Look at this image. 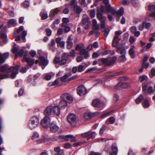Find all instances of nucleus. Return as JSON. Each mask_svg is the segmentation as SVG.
Returning a JSON list of instances; mask_svg holds the SVG:
<instances>
[{"instance_id": "obj_1", "label": "nucleus", "mask_w": 155, "mask_h": 155, "mask_svg": "<svg viewBox=\"0 0 155 155\" xmlns=\"http://www.w3.org/2000/svg\"><path fill=\"white\" fill-rule=\"evenodd\" d=\"M104 4L105 5L106 9L107 12L111 13L112 15H115L117 17H120L124 13V8L121 7L117 11L112 7L109 4V0H103Z\"/></svg>"}, {"instance_id": "obj_2", "label": "nucleus", "mask_w": 155, "mask_h": 155, "mask_svg": "<svg viewBox=\"0 0 155 155\" xmlns=\"http://www.w3.org/2000/svg\"><path fill=\"white\" fill-rule=\"evenodd\" d=\"M39 123L38 118L36 116H33L29 121L28 126L30 129L32 130L37 127L39 125Z\"/></svg>"}, {"instance_id": "obj_3", "label": "nucleus", "mask_w": 155, "mask_h": 155, "mask_svg": "<svg viewBox=\"0 0 155 155\" xmlns=\"http://www.w3.org/2000/svg\"><path fill=\"white\" fill-rule=\"evenodd\" d=\"M75 49L76 50L80 51V54L83 55L84 58L86 59L89 57V53L85 49L83 44L77 45Z\"/></svg>"}, {"instance_id": "obj_4", "label": "nucleus", "mask_w": 155, "mask_h": 155, "mask_svg": "<svg viewBox=\"0 0 155 155\" xmlns=\"http://www.w3.org/2000/svg\"><path fill=\"white\" fill-rule=\"evenodd\" d=\"M61 101L59 104V107L61 109L65 108L67 106V101L68 100V94L65 93L61 96Z\"/></svg>"}, {"instance_id": "obj_5", "label": "nucleus", "mask_w": 155, "mask_h": 155, "mask_svg": "<svg viewBox=\"0 0 155 155\" xmlns=\"http://www.w3.org/2000/svg\"><path fill=\"white\" fill-rule=\"evenodd\" d=\"M50 121V118L49 117H45L41 120L40 124L43 127L48 128Z\"/></svg>"}, {"instance_id": "obj_6", "label": "nucleus", "mask_w": 155, "mask_h": 155, "mask_svg": "<svg viewBox=\"0 0 155 155\" xmlns=\"http://www.w3.org/2000/svg\"><path fill=\"white\" fill-rule=\"evenodd\" d=\"M96 133L95 132L89 131L82 134V136L83 137H87L88 139L90 138L94 139L95 137Z\"/></svg>"}, {"instance_id": "obj_7", "label": "nucleus", "mask_w": 155, "mask_h": 155, "mask_svg": "<svg viewBox=\"0 0 155 155\" xmlns=\"http://www.w3.org/2000/svg\"><path fill=\"white\" fill-rule=\"evenodd\" d=\"M87 90L84 85L79 86L77 89L78 94L80 96L84 94L86 92Z\"/></svg>"}, {"instance_id": "obj_8", "label": "nucleus", "mask_w": 155, "mask_h": 155, "mask_svg": "<svg viewBox=\"0 0 155 155\" xmlns=\"http://www.w3.org/2000/svg\"><path fill=\"white\" fill-rule=\"evenodd\" d=\"M50 127L51 131L54 133H56L59 130V127L57 126L55 121H53L51 123Z\"/></svg>"}, {"instance_id": "obj_9", "label": "nucleus", "mask_w": 155, "mask_h": 155, "mask_svg": "<svg viewBox=\"0 0 155 155\" xmlns=\"http://www.w3.org/2000/svg\"><path fill=\"white\" fill-rule=\"evenodd\" d=\"M62 23L61 26L64 28V31L68 32V18H63L62 19Z\"/></svg>"}, {"instance_id": "obj_10", "label": "nucleus", "mask_w": 155, "mask_h": 155, "mask_svg": "<svg viewBox=\"0 0 155 155\" xmlns=\"http://www.w3.org/2000/svg\"><path fill=\"white\" fill-rule=\"evenodd\" d=\"M76 120V116L75 115L73 114H71L68 115V122L71 125H74Z\"/></svg>"}, {"instance_id": "obj_11", "label": "nucleus", "mask_w": 155, "mask_h": 155, "mask_svg": "<svg viewBox=\"0 0 155 155\" xmlns=\"http://www.w3.org/2000/svg\"><path fill=\"white\" fill-rule=\"evenodd\" d=\"M11 68H13V69H12L10 72L13 71H14L12 73L11 77L13 79L15 78L16 75L18 73V70L19 68V66L18 65L14 67H11Z\"/></svg>"}, {"instance_id": "obj_12", "label": "nucleus", "mask_w": 155, "mask_h": 155, "mask_svg": "<svg viewBox=\"0 0 155 155\" xmlns=\"http://www.w3.org/2000/svg\"><path fill=\"white\" fill-rule=\"evenodd\" d=\"M61 7L56 8L55 9H52L50 12L49 17L52 18L55 16V14H57L60 11Z\"/></svg>"}, {"instance_id": "obj_13", "label": "nucleus", "mask_w": 155, "mask_h": 155, "mask_svg": "<svg viewBox=\"0 0 155 155\" xmlns=\"http://www.w3.org/2000/svg\"><path fill=\"white\" fill-rule=\"evenodd\" d=\"M111 149L112 151L110 152V155H117L118 152V149L116 143H114L112 145Z\"/></svg>"}, {"instance_id": "obj_14", "label": "nucleus", "mask_w": 155, "mask_h": 155, "mask_svg": "<svg viewBox=\"0 0 155 155\" xmlns=\"http://www.w3.org/2000/svg\"><path fill=\"white\" fill-rule=\"evenodd\" d=\"M13 68H11V67L9 68L7 65H5L3 66H0V71L2 72H9L11 71L13 69Z\"/></svg>"}, {"instance_id": "obj_15", "label": "nucleus", "mask_w": 155, "mask_h": 155, "mask_svg": "<svg viewBox=\"0 0 155 155\" xmlns=\"http://www.w3.org/2000/svg\"><path fill=\"white\" fill-rule=\"evenodd\" d=\"M68 59V54L67 53H63L61 57V59L59 61L60 64L61 65L64 64L66 63Z\"/></svg>"}, {"instance_id": "obj_16", "label": "nucleus", "mask_w": 155, "mask_h": 155, "mask_svg": "<svg viewBox=\"0 0 155 155\" xmlns=\"http://www.w3.org/2000/svg\"><path fill=\"white\" fill-rule=\"evenodd\" d=\"M39 64L40 65H43L45 66L44 67H42V68L43 69L48 64V62L47 60H46L44 57L41 56L39 58Z\"/></svg>"}, {"instance_id": "obj_17", "label": "nucleus", "mask_w": 155, "mask_h": 155, "mask_svg": "<svg viewBox=\"0 0 155 155\" xmlns=\"http://www.w3.org/2000/svg\"><path fill=\"white\" fill-rule=\"evenodd\" d=\"M9 55V53H5L3 55V57L2 54L0 53V64L4 63L5 61V60L8 57Z\"/></svg>"}, {"instance_id": "obj_18", "label": "nucleus", "mask_w": 155, "mask_h": 155, "mask_svg": "<svg viewBox=\"0 0 155 155\" xmlns=\"http://www.w3.org/2000/svg\"><path fill=\"white\" fill-rule=\"evenodd\" d=\"M53 107L50 105L48 106L44 111V114L46 116H49L52 111Z\"/></svg>"}, {"instance_id": "obj_19", "label": "nucleus", "mask_w": 155, "mask_h": 155, "mask_svg": "<svg viewBox=\"0 0 155 155\" xmlns=\"http://www.w3.org/2000/svg\"><path fill=\"white\" fill-rule=\"evenodd\" d=\"M60 109H61L59 106H54L53 107V112L54 114L58 116L60 114Z\"/></svg>"}, {"instance_id": "obj_20", "label": "nucleus", "mask_w": 155, "mask_h": 155, "mask_svg": "<svg viewBox=\"0 0 155 155\" xmlns=\"http://www.w3.org/2000/svg\"><path fill=\"white\" fill-rule=\"evenodd\" d=\"M58 141L64 142L68 141V135H61L58 136L57 138Z\"/></svg>"}, {"instance_id": "obj_21", "label": "nucleus", "mask_w": 155, "mask_h": 155, "mask_svg": "<svg viewBox=\"0 0 155 155\" xmlns=\"http://www.w3.org/2000/svg\"><path fill=\"white\" fill-rule=\"evenodd\" d=\"M92 105L93 106L96 107H99L101 106L100 101L98 99L94 100L92 102Z\"/></svg>"}, {"instance_id": "obj_22", "label": "nucleus", "mask_w": 155, "mask_h": 155, "mask_svg": "<svg viewBox=\"0 0 155 155\" xmlns=\"http://www.w3.org/2000/svg\"><path fill=\"white\" fill-rule=\"evenodd\" d=\"M117 52H120V54H126V51L124 47L122 45L118 46L117 48Z\"/></svg>"}, {"instance_id": "obj_23", "label": "nucleus", "mask_w": 155, "mask_h": 155, "mask_svg": "<svg viewBox=\"0 0 155 155\" xmlns=\"http://www.w3.org/2000/svg\"><path fill=\"white\" fill-rule=\"evenodd\" d=\"M119 37L117 36H115L112 42V45L114 47H116L119 42Z\"/></svg>"}, {"instance_id": "obj_24", "label": "nucleus", "mask_w": 155, "mask_h": 155, "mask_svg": "<svg viewBox=\"0 0 155 155\" xmlns=\"http://www.w3.org/2000/svg\"><path fill=\"white\" fill-rule=\"evenodd\" d=\"M126 86L127 84L125 83L120 82L115 87V88L117 89H120L121 88H126Z\"/></svg>"}, {"instance_id": "obj_25", "label": "nucleus", "mask_w": 155, "mask_h": 155, "mask_svg": "<svg viewBox=\"0 0 155 155\" xmlns=\"http://www.w3.org/2000/svg\"><path fill=\"white\" fill-rule=\"evenodd\" d=\"M94 116V114L91 113L86 112L84 114V117L86 119H90Z\"/></svg>"}, {"instance_id": "obj_26", "label": "nucleus", "mask_w": 155, "mask_h": 155, "mask_svg": "<svg viewBox=\"0 0 155 155\" xmlns=\"http://www.w3.org/2000/svg\"><path fill=\"white\" fill-rule=\"evenodd\" d=\"M93 29L94 30H97L99 29V26L97 23V21L95 19H94L92 21Z\"/></svg>"}, {"instance_id": "obj_27", "label": "nucleus", "mask_w": 155, "mask_h": 155, "mask_svg": "<svg viewBox=\"0 0 155 155\" xmlns=\"http://www.w3.org/2000/svg\"><path fill=\"white\" fill-rule=\"evenodd\" d=\"M26 62L28 63V65L30 67L32 66L34 63V60L30 58H25Z\"/></svg>"}, {"instance_id": "obj_28", "label": "nucleus", "mask_w": 155, "mask_h": 155, "mask_svg": "<svg viewBox=\"0 0 155 155\" xmlns=\"http://www.w3.org/2000/svg\"><path fill=\"white\" fill-rule=\"evenodd\" d=\"M74 12L77 14H80L82 10L81 7L77 5H74Z\"/></svg>"}, {"instance_id": "obj_29", "label": "nucleus", "mask_w": 155, "mask_h": 155, "mask_svg": "<svg viewBox=\"0 0 155 155\" xmlns=\"http://www.w3.org/2000/svg\"><path fill=\"white\" fill-rule=\"evenodd\" d=\"M115 119L113 117H110L106 121V123L107 124H113L114 123Z\"/></svg>"}, {"instance_id": "obj_30", "label": "nucleus", "mask_w": 155, "mask_h": 155, "mask_svg": "<svg viewBox=\"0 0 155 155\" xmlns=\"http://www.w3.org/2000/svg\"><path fill=\"white\" fill-rule=\"evenodd\" d=\"M97 16L100 21L103 20H105L106 19V17L103 16L100 13H98L97 14Z\"/></svg>"}, {"instance_id": "obj_31", "label": "nucleus", "mask_w": 155, "mask_h": 155, "mask_svg": "<svg viewBox=\"0 0 155 155\" xmlns=\"http://www.w3.org/2000/svg\"><path fill=\"white\" fill-rule=\"evenodd\" d=\"M121 55L118 58L119 61L121 62H124L126 60V58L125 57L126 54H120Z\"/></svg>"}, {"instance_id": "obj_32", "label": "nucleus", "mask_w": 155, "mask_h": 155, "mask_svg": "<svg viewBox=\"0 0 155 155\" xmlns=\"http://www.w3.org/2000/svg\"><path fill=\"white\" fill-rule=\"evenodd\" d=\"M8 23L9 25H12L13 26H15L17 25V22L16 20L12 19L9 20Z\"/></svg>"}, {"instance_id": "obj_33", "label": "nucleus", "mask_w": 155, "mask_h": 155, "mask_svg": "<svg viewBox=\"0 0 155 155\" xmlns=\"http://www.w3.org/2000/svg\"><path fill=\"white\" fill-rule=\"evenodd\" d=\"M143 96L140 94L139 96L136 99L135 101L136 103L138 104H140L143 99Z\"/></svg>"}, {"instance_id": "obj_34", "label": "nucleus", "mask_w": 155, "mask_h": 155, "mask_svg": "<svg viewBox=\"0 0 155 155\" xmlns=\"http://www.w3.org/2000/svg\"><path fill=\"white\" fill-rule=\"evenodd\" d=\"M142 104L143 107L145 108L149 107L150 106V104L147 100H145L142 103Z\"/></svg>"}, {"instance_id": "obj_35", "label": "nucleus", "mask_w": 155, "mask_h": 155, "mask_svg": "<svg viewBox=\"0 0 155 155\" xmlns=\"http://www.w3.org/2000/svg\"><path fill=\"white\" fill-rule=\"evenodd\" d=\"M117 59V58L116 57L114 56L113 57L110 61L108 62L107 65H110L113 64Z\"/></svg>"}, {"instance_id": "obj_36", "label": "nucleus", "mask_w": 155, "mask_h": 155, "mask_svg": "<svg viewBox=\"0 0 155 155\" xmlns=\"http://www.w3.org/2000/svg\"><path fill=\"white\" fill-rule=\"evenodd\" d=\"M76 52L74 50H70L68 52V56L74 57L75 56Z\"/></svg>"}, {"instance_id": "obj_37", "label": "nucleus", "mask_w": 155, "mask_h": 155, "mask_svg": "<svg viewBox=\"0 0 155 155\" xmlns=\"http://www.w3.org/2000/svg\"><path fill=\"white\" fill-rule=\"evenodd\" d=\"M61 81L65 82L68 80V74H65L64 75L60 78Z\"/></svg>"}, {"instance_id": "obj_38", "label": "nucleus", "mask_w": 155, "mask_h": 155, "mask_svg": "<svg viewBox=\"0 0 155 155\" xmlns=\"http://www.w3.org/2000/svg\"><path fill=\"white\" fill-rule=\"evenodd\" d=\"M40 16L42 19L44 20L47 19L48 17V15L47 13H44L43 12H41L40 13Z\"/></svg>"}, {"instance_id": "obj_39", "label": "nucleus", "mask_w": 155, "mask_h": 155, "mask_svg": "<svg viewBox=\"0 0 155 155\" xmlns=\"http://www.w3.org/2000/svg\"><path fill=\"white\" fill-rule=\"evenodd\" d=\"M128 53L131 58H134L135 57V51L134 50L129 49V50Z\"/></svg>"}, {"instance_id": "obj_40", "label": "nucleus", "mask_w": 155, "mask_h": 155, "mask_svg": "<svg viewBox=\"0 0 155 155\" xmlns=\"http://www.w3.org/2000/svg\"><path fill=\"white\" fill-rule=\"evenodd\" d=\"M88 18L86 15H84L82 19V22L84 25H86L88 21Z\"/></svg>"}, {"instance_id": "obj_41", "label": "nucleus", "mask_w": 155, "mask_h": 155, "mask_svg": "<svg viewBox=\"0 0 155 155\" xmlns=\"http://www.w3.org/2000/svg\"><path fill=\"white\" fill-rule=\"evenodd\" d=\"M73 40L72 38L70 37H68V49L71 48L73 46V43L72 41Z\"/></svg>"}, {"instance_id": "obj_42", "label": "nucleus", "mask_w": 155, "mask_h": 155, "mask_svg": "<svg viewBox=\"0 0 155 155\" xmlns=\"http://www.w3.org/2000/svg\"><path fill=\"white\" fill-rule=\"evenodd\" d=\"M120 2L125 5H128L130 4V2L128 0H120Z\"/></svg>"}, {"instance_id": "obj_43", "label": "nucleus", "mask_w": 155, "mask_h": 155, "mask_svg": "<svg viewBox=\"0 0 155 155\" xmlns=\"http://www.w3.org/2000/svg\"><path fill=\"white\" fill-rule=\"evenodd\" d=\"M143 25L144 27L146 29H148L150 27L151 24L149 22H147L146 21L143 22Z\"/></svg>"}, {"instance_id": "obj_44", "label": "nucleus", "mask_w": 155, "mask_h": 155, "mask_svg": "<svg viewBox=\"0 0 155 155\" xmlns=\"http://www.w3.org/2000/svg\"><path fill=\"white\" fill-rule=\"evenodd\" d=\"M68 139H70V140L71 142H74L76 141V138L72 135H68Z\"/></svg>"}, {"instance_id": "obj_45", "label": "nucleus", "mask_w": 155, "mask_h": 155, "mask_svg": "<svg viewBox=\"0 0 155 155\" xmlns=\"http://www.w3.org/2000/svg\"><path fill=\"white\" fill-rule=\"evenodd\" d=\"M148 10L150 11H153L155 10V5H149L148 7Z\"/></svg>"}, {"instance_id": "obj_46", "label": "nucleus", "mask_w": 155, "mask_h": 155, "mask_svg": "<svg viewBox=\"0 0 155 155\" xmlns=\"http://www.w3.org/2000/svg\"><path fill=\"white\" fill-rule=\"evenodd\" d=\"M9 78V76L7 74H0V79H3Z\"/></svg>"}, {"instance_id": "obj_47", "label": "nucleus", "mask_w": 155, "mask_h": 155, "mask_svg": "<svg viewBox=\"0 0 155 155\" xmlns=\"http://www.w3.org/2000/svg\"><path fill=\"white\" fill-rule=\"evenodd\" d=\"M22 5L24 8H27L29 7V3L28 1H25L22 3Z\"/></svg>"}, {"instance_id": "obj_48", "label": "nucleus", "mask_w": 155, "mask_h": 155, "mask_svg": "<svg viewBox=\"0 0 155 155\" xmlns=\"http://www.w3.org/2000/svg\"><path fill=\"white\" fill-rule=\"evenodd\" d=\"M107 129L106 127L104 125L103 127L101 128L100 131V133L101 134H103L104 131Z\"/></svg>"}, {"instance_id": "obj_49", "label": "nucleus", "mask_w": 155, "mask_h": 155, "mask_svg": "<svg viewBox=\"0 0 155 155\" xmlns=\"http://www.w3.org/2000/svg\"><path fill=\"white\" fill-rule=\"evenodd\" d=\"M148 93L151 94L153 92V87L152 86H149L147 89Z\"/></svg>"}, {"instance_id": "obj_50", "label": "nucleus", "mask_w": 155, "mask_h": 155, "mask_svg": "<svg viewBox=\"0 0 155 155\" xmlns=\"http://www.w3.org/2000/svg\"><path fill=\"white\" fill-rule=\"evenodd\" d=\"M142 65L146 69L150 65V64L149 62H142Z\"/></svg>"}, {"instance_id": "obj_51", "label": "nucleus", "mask_w": 155, "mask_h": 155, "mask_svg": "<svg viewBox=\"0 0 155 155\" xmlns=\"http://www.w3.org/2000/svg\"><path fill=\"white\" fill-rule=\"evenodd\" d=\"M84 70V66L83 65H79L78 68V71L79 72H81Z\"/></svg>"}, {"instance_id": "obj_52", "label": "nucleus", "mask_w": 155, "mask_h": 155, "mask_svg": "<svg viewBox=\"0 0 155 155\" xmlns=\"http://www.w3.org/2000/svg\"><path fill=\"white\" fill-rule=\"evenodd\" d=\"M39 135L38 133L37 132H34L31 137V139L34 140L35 138H38L39 137Z\"/></svg>"}, {"instance_id": "obj_53", "label": "nucleus", "mask_w": 155, "mask_h": 155, "mask_svg": "<svg viewBox=\"0 0 155 155\" xmlns=\"http://www.w3.org/2000/svg\"><path fill=\"white\" fill-rule=\"evenodd\" d=\"M147 78V76L146 75H144L140 76L139 79L140 81L142 82L145 80L146 78Z\"/></svg>"}, {"instance_id": "obj_54", "label": "nucleus", "mask_w": 155, "mask_h": 155, "mask_svg": "<svg viewBox=\"0 0 155 155\" xmlns=\"http://www.w3.org/2000/svg\"><path fill=\"white\" fill-rule=\"evenodd\" d=\"M55 45V41L54 39H52L50 43L48 44V45L50 47L53 46Z\"/></svg>"}, {"instance_id": "obj_55", "label": "nucleus", "mask_w": 155, "mask_h": 155, "mask_svg": "<svg viewBox=\"0 0 155 155\" xmlns=\"http://www.w3.org/2000/svg\"><path fill=\"white\" fill-rule=\"evenodd\" d=\"M119 99V97L117 94H114V102H117Z\"/></svg>"}, {"instance_id": "obj_56", "label": "nucleus", "mask_w": 155, "mask_h": 155, "mask_svg": "<svg viewBox=\"0 0 155 155\" xmlns=\"http://www.w3.org/2000/svg\"><path fill=\"white\" fill-rule=\"evenodd\" d=\"M89 155H101V154L99 152L92 151L90 153Z\"/></svg>"}, {"instance_id": "obj_57", "label": "nucleus", "mask_w": 155, "mask_h": 155, "mask_svg": "<svg viewBox=\"0 0 155 155\" xmlns=\"http://www.w3.org/2000/svg\"><path fill=\"white\" fill-rule=\"evenodd\" d=\"M46 32L47 35L48 36H50L51 34V31L49 29H46Z\"/></svg>"}, {"instance_id": "obj_58", "label": "nucleus", "mask_w": 155, "mask_h": 155, "mask_svg": "<svg viewBox=\"0 0 155 155\" xmlns=\"http://www.w3.org/2000/svg\"><path fill=\"white\" fill-rule=\"evenodd\" d=\"M60 58L59 57H55L54 59V62L55 64H57L58 63H59Z\"/></svg>"}, {"instance_id": "obj_59", "label": "nucleus", "mask_w": 155, "mask_h": 155, "mask_svg": "<svg viewBox=\"0 0 155 155\" xmlns=\"http://www.w3.org/2000/svg\"><path fill=\"white\" fill-rule=\"evenodd\" d=\"M65 43L64 41H62L58 44V45L61 48H63L64 46Z\"/></svg>"}, {"instance_id": "obj_60", "label": "nucleus", "mask_w": 155, "mask_h": 155, "mask_svg": "<svg viewBox=\"0 0 155 155\" xmlns=\"http://www.w3.org/2000/svg\"><path fill=\"white\" fill-rule=\"evenodd\" d=\"M110 30L108 28H107L105 29V30L104 32V35L106 37H107L108 36L109 32Z\"/></svg>"}, {"instance_id": "obj_61", "label": "nucleus", "mask_w": 155, "mask_h": 155, "mask_svg": "<svg viewBox=\"0 0 155 155\" xmlns=\"http://www.w3.org/2000/svg\"><path fill=\"white\" fill-rule=\"evenodd\" d=\"M90 16L92 18H94L95 15V12L94 10H91L90 12Z\"/></svg>"}, {"instance_id": "obj_62", "label": "nucleus", "mask_w": 155, "mask_h": 155, "mask_svg": "<svg viewBox=\"0 0 155 155\" xmlns=\"http://www.w3.org/2000/svg\"><path fill=\"white\" fill-rule=\"evenodd\" d=\"M130 2L131 4L134 6H136L137 5V3L136 1V0H131Z\"/></svg>"}, {"instance_id": "obj_63", "label": "nucleus", "mask_w": 155, "mask_h": 155, "mask_svg": "<svg viewBox=\"0 0 155 155\" xmlns=\"http://www.w3.org/2000/svg\"><path fill=\"white\" fill-rule=\"evenodd\" d=\"M101 62L104 64H106L107 65V59L104 58L101 59Z\"/></svg>"}, {"instance_id": "obj_64", "label": "nucleus", "mask_w": 155, "mask_h": 155, "mask_svg": "<svg viewBox=\"0 0 155 155\" xmlns=\"http://www.w3.org/2000/svg\"><path fill=\"white\" fill-rule=\"evenodd\" d=\"M0 37H1V38L5 39L6 40H7V35L5 33H2L0 35Z\"/></svg>"}]
</instances>
